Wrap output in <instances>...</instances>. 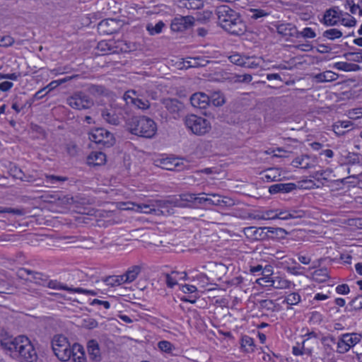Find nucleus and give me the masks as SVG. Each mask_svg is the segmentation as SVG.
Wrapping results in <instances>:
<instances>
[{"label":"nucleus","mask_w":362,"mask_h":362,"mask_svg":"<svg viewBox=\"0 0 362 362\" xmlns=\"http://www.w3.org/2000/svg\"><path fill=\"white\" fill-rule=\"evenodd\" d=\"M1 345L9 351L13 357H19L22 362H34L37 358L33 344L25 336H18L12 340L1 342Z\"/></svg>","instance_id":"nucleus-1"},{"label":"nucleus","mask_w":362,"mask_h":362,"mask_svg":"<svg viewBox=\"0 0 362 362\" xmlns=\"http://www.w3.org/2000/svg\"><path fill=\"white\" fill-rule=\"evenodd\" d=\"M126 126L129 132L136 136L151 139L157 132V124L146 116H134L126 120Z\"/></svg>","instance_id":"nucleus-2"},{"label":"nucleus","mask_w":362,"mask_h":362,"mask_svg":"<svg viewBox=\"0 0 362 362\" xmlns=\"http://www.w3.org/2000/svg\"><path fill=\"white\" fill-rule=\"evenodd\" d=\"M52 349L54 355L62 361H67L73 354V346H71L68 339L62 334H56L52 339Z\"/></svg>","instance_id":"nucleus-3"},{"label":"nucleus","mask_w":362,"mask_h":362,"mask_svg":"<svg viewBox=\"0 0 362 362\" xmlns=\"http://www.w3.org/2000/svg\"><path fill=\"white\" fill-rule=\"evenodd\" d=\"M184 121L186 127L197 135H204L211 129V124L206 119L195 115L186 116Z\"/></svg>","instance_id":"nucleus-4"},{"label":"nucleus","mask_w":362,"mask_h":362,"mask_svg":"<svg viewBox=\"0 0 362 362\" xmlns=\"http://www.w3.org/2000/svg\"><path fill=\"white\" fill-rule=\"evenodd\" d=\"M66 104L76 110H84L94 105L93 100L85 93L76 91L66 99Z\"/></svg>","instance_id":"nucleus-5"},{"label":"nucleus","mask_w":362,"mask_h":362,"mask_svg":"<svg viewBox=\"0 0 362 362\" xmlns=\"http://www.w3.org/2000/svg\"><path fill=\"white\" fill-rule=\"evenodd\" d=\"M323 23H356V21L348 13L343 12L339 7L327 9L323 16Z\"/></svg>","instance_id":"nucleus-6"},{"label":"nucleus","mask_w":362,"mask_h":362,"mask_svg":"<svg viewBox=\"0 0 362 362\" xmlns=\"http://www.w3.org/2000/svg\"><path fill=\"white\" fill-rule=\"evenodd\" d=\"M89 139L98 144L105 147L112 146L115 144V137L112 133L104 128H97L90 133Z\"/></svg>","instance_id":"nucleus-7"},{"label":"nucleus","mask_w":362,"mask_h":362,"mask_svg":"<svg viewBox=\"0 0 362 362\" xmlns=\"http://www.w3.org/2000/svg\"><path fill=\"white\" fill-rule=\"evenodd\" d=\"M218 23H236L239 15L227 5H222L216 9Z\"/></svg>","instance_id":"nucleus-8"},{"label":"nucleus","mask_w":362,"mask_h":362,"mask_svg":"<svg viewBox=\"0 0 362 362\" xmlns=\"http://www.w3.org/2000/svg\"><path fill=\"white\" fill-rule=\"evenodd\" d=\"M272 31H276L281 36L288 40L290 37L298 38V30L294 24H273V27L269 28Z\"/></svg>","instance_id":"nucleus-9"},{"label":"nucleus","mask_w":362,"mask_h":362,"mask_svg":"<svg viewBox=\"0 0 362 362\" xmlns=\"http://www.w3.org/2000/svg\"><path fill=\"white\" fill-rule=\"evenodd\" d=\"M156 165L167 170H181L183 162L178 158H165L156 161Z\"/></svg>","instance_id":"nucleus-10"},{"label":"nucleus","mask_w":362,"mask_h":362,"mask_svg":"<svg viewBox=\"0 0 362 362\" xmlns=\"http://www.w3.org/2000/svg\"><path fill=\"white\" fill-rule=\"evenodd\" d=\"M47 287L52 289L65 290L71 293H78L86 295L96 296L97 292L93 290H88L83 288H73L69 287L57 281H49L47 284Z\"/></svg>","instance_id":"nucleus-11"},{"label":"nucleus","mask_w":362,"mask_h":362,"mask_svg":"<svg viewBox=\"0 0 362 362\" xmlns=\"http://www.w3.org/2000/svg\"><path fill=\"white\" fill-rule=\"evenodd\" d=\"M103 119L110 124L117 126L120 123V110L115 107L105 108L102 110Z\"/></svg>","instance_id":"nucleus-12"},{"label":"nucleus","mask_w":362,"mask_h":362,"mask_svg":"<svg viewBox=\"0 0 362 362\" xmlns=\"http://www.w3.org/2000/svg\"><path fill=\"white\" fill-rule=\"evenodd\" d=\"M190 103L194 107L205 109L209 105L210 98L205 93H196L191 96Z\"/></svg>","instance_id":"nucleus-13"},{"label":"nucleus","mask_w":362,"mask_h":362,"mask_svg":"<svg viewBox=\"0 0 362 362\" xmlns=\"http://www.w3.org/2000/svg\"><path fill=\"white\" fill-rule=\"evenodd\" d=\"M265 230L264 227L250 226L244 228V233L247 238L253 240H264L267 238Z\"/></svg>","instance_id":"nucleus-14"},{"label":"nucleus","mask_w":362,"mask_h":362,"mask_svg":"<svg viewBox=\"0 0 362 362\" xmlns=\"http://www.w3.org/2000/svg\"><path fill=\"white\" fill-rule=\"evenodd\" d=\"M86 346L89 358L92 361H100L101 360V352L98 341L90 339L87 342Z\"/></svg>","instance_id":"nucleus-15"},{"label":"nucleus","mask_w":362,"mask_h":362,"mask_svg":"<svg viewBox=\"0 0 362 362\" xmlns=\"http://www.w3.org/2000/svg\"><path fill=\"white\" fill-rule=\"evenodd\" d=\"M213 198H209L208 203L211 205L230 207L235 205L234 201L228 197H221L217 194H211Z\"/></svg>","instance_id":"nucleus-16"},{"label":"nucleus","mask_w":362,"mask_h":362,"mask_svg":"<svg viewBox=\"0 0 362 362\" xmlns=\"http://www.w3.org/2000/svg\"><path fill=\"white\" fill-rule=\"evenodd\" d=\"M296 188L294 183H278L269 187V192L270 194H276L279 192L288 193Z\"/></svg>","instance_id":"nucleus-17"},{"label":"nucleus","mask_w":362,"mask_h":362,"mask_svg":"<svg viewBox=\"0 0 362 362\" xmlns=\"http://www.w3.org/2000/svg\"><path fill=\"white\" fill-rule=\"evenodd\" d=\"M164 107L170 114H177L182 108V104L175 98H165L162 102Z\"/></svg>","instance_id":"nucleus-18"},{"label":"nucleus","mask_w":362,"mask_h":362,"mask_svg":"<svg viewBox=\"0 0 362 362\" xmlns=\"http://www.w3.org/2000/svg\"><path fill=\"white\" fill-rule=\"evenodd\" d=\"M106 161V156L101 151H93L87 158L89 165L97 166L104 164Z\"/></svg>","instance_id":"nucleus-19"},{"label":"nucleus","mask_w":362,"mask_h":362,"mask_svg":"<svg viewBox=\"0 0 362 362\" xmlns=\"http://www.w3.org/2000/svg\"><path fill=\"white\" fill-rule=\"evenodd\" d=\"M260 174L262 175V180L266 182H274L280 180L281 171L279 168H268L262 172Z\"/></svg>","instance_id":"nucleus-20"},{"label":"nucleus","mask_w":362,"mask_h":362,"mask_svg":"<svg viewBox=\"0 0 362 362\" xmlns=\"http://www.w3.org/2000/svg\"><path fill=\"white\" fill-rule=\"evenodd\" d=\"M221 25L226 32L233 35H241L246 31L245 24H221Z\"/></svg>","instance_id":"nucleus-21"},{"label":"nucleus","mask_w":362,"mask_h":362,"mask_svg":"<svg viewBox=\"0 0 362 362\" xmlns=\"http://www.w3.org/2000/svg\"><path fill=\"white\" fill-rule=\"evenodd\" d=\"M73 354L71 362H86L85 351L83 346L78 343L73 344Z\"/></svg>","instance_id":"nucleus-22"},{"label":"nucleus","mask_w":362,"mask_h":362,"mask_svg":"<svg viewBox=\"0 0 362 362\" xmlns=\"http://www.w3.org/2000/svg\"><path fill=\"white\" fill-rule=\"evenodd\" d=\"M339 75L332 71H326L315 76L316 81L320 83L334 81H336Z\"/></svg>","instance_id":"nucleus-23"},{"label":"nucleus","mask_w":362,"mask_h":362,"mask_svg":"<svg viewBox=\"0 0 362 362\" xmlns=\"http://www.w3.org/2000/svg\"><path fill=\"white\" fill-rule=\"evenodd\" d=\"M332 173V170L329 168H327L326 170L315 171L313 173L312 175H310V177L318 182H321L322 185H324V182L322 181H329Z\"/></svg>","instance_id":"nucleus-24"},{"label":"nucleus","mask_w":362,"mask_h":362,"mask_svg":"<svg viewBox=\"0 0 362 362\" xmlns=\"http://www.w3.org/2000/svg\"><path fill=\"white\" fill-rule=\"evenodd\" d=\"M333 68L344 71H356L361 69V67L358 64L344 62L334 63Z\"/></svg>","instance_id":"nucleus-25"},{"label":"nucleus","mask_w":362,"mask_h":362,"mask_svg":"<svg viewBox=\"0 0 362 362\" xmlns=\"http://www.w3.org/2000/svg\"><path fill=\"white\" fill-rule=\"evenodd\" d=\"M209 63V61L202 57H197L191 58L190 61L183 62V66L186 69L190 67H200L205 66Z\"/></svg>","instance_id":"nucleus-26"},{"label":"nucleus","mask_w":362,"mask_h":362,"mask_svg":"<svg viewBox=\"0 0 362 362\" xmlns=\"http://www.w3.org/2000/svg\"><path fill=\"white\" fill-rule=\"evenodd\" d=\"M343 340L349 345V348L358 344L362 338L361 334L357 333L344 334L341 336Z\"/></svg>","instance_id":"nucleus-27"},{"label":"nucleus","mask_w":362,"mask_h":362,"mask_svg":"<svg viewBox=\"0 0 362 362\" xmlns=\"http://www.w3.org/2000/svg\"><path fill=\"white\" fill-rule=\"evenodd\" d=\"M179 274H183V276L180 277L182 279H185L187 278V274L183 272L180 274L178 272H173L171 274H165V282L168 287L173 288L177 284V277Z\"/></svg>","instance_id":"nucleus-28"},{"label":"nucleus","mask_w":362,"mask_h":362,"mask_svg":"<svg viewBox=\"0 0 362 362\" xmlns=\"http://www.w3.org/2000/svg\"><path fill=\"white\" fill-rule=\"evenodd\" d=\"M310 157L307 155H303L297 157L292 161V165L295 168H301L304 169L309 168L310 166Z\"/></svg>","instance_id":"nucleus-29"},{"label":"nucleus","mask_w":362,"mask_h":362,"mask_svg":"<svg viewBox=\"0 0 362 362\" xmlns=\"http://www.w3.org/2000/svg\"><path fill=\"white\" fill-rule=\"evenodd\" d=\"M141 271V267L139 265H134L130 267L124 274L126 277V281L129 283L134 281L137 276L140 274Z\"/></svg>","instance_id":"nucleus-30"},{"label":"nucleus","mask_w":362,"mask_h":362,"mask_svg":"<svg viewBox=\"0 0 362 362\" xmlns=\"http://www.w3.org/2000/svg\"><path fill=\"white\" fill-rule=\"evenodd\" d=\"M329 278L327 269L322 268L313 273V279L317 282H325Z\"/></svg>","instance_id":"nucleus-31"},{"label":"nucleus","mask_w":362,"mask_h":362,"mask_svg":"<svg viewBox=\"0 0 362 362\" xmlns=\"http://www.w3.org/2000/svg\"><path fill=\"white\" fill-rule=\"evenodd\" d=\"M290 285L291 281L280 276H276L274 278L273 281H272L271 284V286L276 289H285L288 288Z\"/></svg>","instance_id":"nucleus-32"},{"label":"nucleus","mask_w":362,"mask_h":362,"mask_svg":"<svg viewBox=\"0 0 362 362\" xmlns=\"http://www.w3.org/2000/svg\"><path fill=\"white\" fill-rule=\"evenodd\" d=\"M182 6L188 9H199L203 7V0H181Z\"/></svg>","instance_id":"nucleus-33"},{"label":"nucleus","mask_w":362,"mask_h":362,"mask_svg":"<svg viewBox=\"0 0 362 362\" xmlns=\"http://www.w3.org/2000/svg\"><path fill=\"white\" fill-rule=\"evenodd\" d=\"M133 206L132 207H128L129 209H132L138 212L145 213V214H150L153 211H155V209L152 208L151 205L145 204H132Z\"/></svg>","instance_id":"nucleus-34"},{"label":"nucleus","mask_w":362,"mask_h":362,"mask_svg":"<svg viewBox=\"0 0 362 362\" xmlns=\"http://www.w3.org/2000/svg\"><path fill=\"white\" fill-rule=\"evenodd\" d=\"M343 33L341 30L337 28H331L324 31L322 35L329 40H334L342 36Z\"/></svg>","instance_id":"nucleus-35"},{"label":"nucleus","mask_w":362,"mask_h":362,"mask_svg":"<svg viewBox=\"0 0 362 362\" xmlns=\"http://www.w3.org/2000/svg\"><path fill=\"white\" fill-rule=\"evenodd\" d=\"M248 59H249V57L244 58L239 54H234L228 57V59L230 60V62L231 63L238 65V66H247L246 60Z\"/></svg>","instance_id":"nucleus-36"},{"label":"nucleus","mask_w":362,"mask_h":362,"mask_svg":"<svg viewBox=\"0 0 362 362\" xmlns=\"http://www.w3.org/2000/svg\"><path fill=\"white\" fill-rule=\"evenodd\" d=\"M158 347L161 351L167 354H172L173 351L175 349V346L168 341L163 340L158 343Z\"/></svg>","instance_id":"nucleus-37"},{"label":"nucleus","mask_w":362,"mask_h":362,"mask_svg":"<svg viewBox=\"0 0 362 362\" xmlns=\"http://www.w3.org/2000/svg\"><path fill=\"white\" fill-rule=\"evenodd\" d=\"M264 229H269L265 230L264 232H266V234L267 235V238H274V235H279V232H281V235H285L288 233L286 230L281 228H273V227H264Z\"/></svg>","instance_id":"nucleus-38"},{"label":"nucleus","mask_w":362,"mask_h":362,"mask_svg":"<svg viewBox=\"0 0 362 362\" xmlns=\"http://www.w3.org/2000/svg\"><path fill=\"white\" fill-rule=\"evenodd\" d=\"M258 304L261 309H264L268 311H274L276 308L274 302L269 299L259 300Z\"/></svg>","instance_id":"nucleus-39"},{"label":"nucleus","mask_w":362,"mask_h":362,"mask_svg":"<svg viewBox=\"0 0 362 362\" xmlns=\"http://www.w3.org/2000/svg\"><path fill=\"white\" fill-rule=\"evenodd\" d=\"M308 339H304L302 342V347L293 346V354L296 356L303 355L304 354H310L311 350L305 347V344L308 343Z\"/></svg>","instance_id":"nucleus-40"},{"label":"nucleus","mask_w":362,"mask_h":362,"mask_svg":"<svg viewBox=\"0 0 362 362\" xmlns=\"http://www.w3.org/2000/svg\"><path fill=\"white\" fill-rule=\"evenodd\" d=\"M300 300V296L297 293H292L288 295L285 299V302L288 305H296Z\"/></svg>","instance_id":"nucleus-41"},{"label":"nucleus","mask_w":362,"mask_h":362,"mask_svg":"<svg viewBox=\"0 0 362 362\" xmlns=\"http://www.w3.org/2000/svg\"><path fill=\"white\" fill-rule=\"evenodd\" d=\"M211 103L215 106H221L225 103L223 95L220 93H214L211 95Z\"/></svg>","instance_id":"nucleus-42"},{"label":"nucleus","mask_w":362,"mask_h":362,"mask_svg":"<svg viewBox=\"0 0 362 362\" xmlns=\"http://www.w3.org/2000/svg\"><path fill=\"white\" fill-rule=\"evenodd\" d=\"M98 30L103 35H111L117 32L116 29L109 28V24H98Z\"/></svg>","instance_id":"nucleus-43"},{"label":"nucleus","mask_w":362,"mask_h":362,"mask_svg":"<svg viewBox=\"0 0 362 362\" xmlns=\"http://www.w3.org/2000/svg\"><path fill=\"white\" fill-rule=\"evenodd\" d=\"M165 24H147L146 29L151 35L160 33Z\"/></svg>","instance_id":"nucleus-44"},{"label":"nucleus","mask_w":362,"mask_h":362,"mask_svg":"<svg viewBox=\"0 0 362 362\" xmlns=\"http://www.w3.org/2000/svg\"><path fill=\"white\" fill-rule=\"evenodd\" d=\"M132 104L136 106L138 108L141 110H146L150 106V103L147 100H141V99H132Z\"/></svg>","instance_id":"nucleus-45"},{"label":"nucleus","mask_w":362,"mask_h":362,"mask_svg":"<svg viewBox=\"0 0 362 362\" xmlns=\"http://www.w3.org/2000/svg\"><path fill=\"white\" fill-rule=\"evenodd\" d=\"M316 36L315 31L310 28H305L303 31H298V38L302 37L303 38H313Z\"/></svg>","instance_id":"nucleus-46"},{"label":"nucleus","mask_w":362,"mask_h":362,"mask_svg":"<svg viewBox=\"0 0 362 362\" xmlns=\"http://www.w3.org/2000/svg\"><path fill=\"white\" fill-rule=\"evenodd\" d=\"M88 91L92 95H100L104 93L105 88L103 86L91 85L88 88Z\"/></svg>","instance_id":"nucleus-47"},{"label":"nucleus","mask_w":362,"mask_h":362,"mask_svg":"<svg viewBox=\"0 0 362 362\" xmlns=\"http://www.w3.org/2000/svg\"><path fill=\"white\" fill-rule=\"evenodd\" d=\"M0 213H9L13 214L17 216H22L24 214L23 209H13L10 207H2L0 206Z\"/></svg>","instance_id":"nucleus-48"},{"label":"nucleus","mask_w":362,"mask_h":362,"mask_svg":"<svg viewBox=\"0 0 362 362\" xmlns=\"http://www.w3.org/2000/svg\"><path fill=\"white\" fill-rule=\"evenodd\" d=\"M98 325V322L93 318L88 317L83 320V327L86 329H92L97 327Z\"/></svg>","instance_id":"nucleus-49"},{"label":"nucleus","mask_w":362,"mask_h":362,"mask_svg":"<svg viewBox=\"0 0 362 362\" xmlns=\"http://www.w3.org/2000/svg\"><path fill=\"white\" fill-rule=\"evenodd\" d=\"M12 287L8 282L3 279H0V293H10Z\"/></svg>","instance_id":"nucleus-50"},{"label":"nucleus","mask_w":362,"mask_h":362,"mask_svg":"<svg viewBox=\"0 0 362 362\" xmlns=\"http://www.w3.org/2000/svg\"><path fill=\"white\" fill-rule=\"evenodd\" d=\"M45 179L47 183L49 184H54L57 182H64L67 180L66 177H62V176H56V175H45Z\"/></svg>","instance_id":"nucleus-51"},{"label":"nucleus","mask_w":362,"mask_h":362,"mask_svg":"<svg viewBox=\"0 0 362 362\" xmlns=\"http://www.w3.org/2000/svg\"><path fill=\"white\" fill-rule=\"evenodd\" d=\"M288 211V219L300 218L305 216V212L303 210L292 209Z\"/></svg>","instance_id":"nucleus-52"},{"label":"nucleus","mask_w":362,"mask_h":362,"mask_svg":"<svg viewBox=\"0 0 362 362\" xmlns=\"http://www.w3.org/2000/svg\"><path fill=\"white\" fill-rule=\"evenodd\" d=\"M252 79V75L245 74L243 75L237 74L235 76V82L238 83H250Z\"/></svg>","instance_id":"nucleus-53"},{"label":"nucleus","mask_w":362,"mask_h":362,"mask_svg":"<svg viewBox=\"0 0 362 362\" xmlns=\"http://www.w3.org/2000/svg\"><path fill=\"white\" fill-rule=\"evenodd\" d=\"M350 349L349 345L343 340V338L341 339L337 342V352L340 354H344L347 352Z\"/></svg>","instance_id":"nucleus-54"},{"label":"nucleus","mask_w":362,"mask_h":362,"mask_svg":"<svg viewBox=\"0 0 362 362\" xmlns=\"http://www.w3.org/2000/svg\"><path fill=\"white\" fill-rule=\"evenodd\" d=\"M170 206L174 207H180V208H185L187 206V204L185 202H182L181 197L180 198H172L169 199Z\"/></svg>","instance_id":"nucleus-55"},{"label":"nucleus","mask_w":362,"mask_h":362,"mask_svg":"<svg viewBox=\"0 0 362 362\" xmlns=\"http://www.w3.org/2000/svg\"><path fill=\"white\" fill-rule=\"evenodd\" d=\"M347 5L349 6V11L354 14V15H358L361 16V9H360V4L359 2H358L357 4H354L352 1L347 2Z\"/></svg>","instance_id":"nucleus-56"},{"label":"nucleus","mask_w":362,"mask_h":362,"mask_svg":"<svg viewBox=\"0 0 362 362\" xmlns=\"http://www.w3.org/2000/svg\"><path fill=\"white\" fill-rule=\"evenodd\" d=\"M14 42L13 39L10 36H0V47H8Z\"/></svg>","instance_id":"nucleus-57"},{"label":"nucleus","mask_w":362,"mask_h":362,"mask_svg":"<svg viewBox=\"0 0 362 362\" xmlns=\"http://www.w3.org/2000/svg\"><path fill=\"white\" fill-rule=\"evenodd\" d=\"M193 24H170V29L173 32H182Z\"/></svg>","instance_id":"nucleus-58"},{"label":"nucleus","mask_w":362,"mask_h":362,"mask_svg":"<svg viewBox=\"0 0 362 362\" xmlns=\"http://www.w3.org/2000/svg\"><path fill=\"white\" fill-rule=\"evenodd\" d=\"M273 279L269 276H263L257 279L256 282L262 286H271Z\"/></svg>","instance_id":"nucleus-59"},{"label":"nucleus","mask_w":362,"mask_h":362,"mask_svg":"<svg viewBox=\"0 0 362 362\" xmlns=\"http://www.w3.org/2000/svg\"><path fill=\"white\" fill-rule=\"evenodd\" d=\"M264 220H274L277 218V209L268 210L263 213Z\"/></svg>","instance_id":"nucleus-60"},{"label":"nucleus","mask_w":362,"mask_h":362,"mask_svg":"<svg viewBox=\"0 0 362 362\" xmlns=\"http://www.w3.org/2000/svg\"><path fill=\"white\" fill-rule=\"evenodd\" d=\"M252 16L251 17L254 19H257L260 17H263L267 15V13L261 9H251Z\"/></svg>","instance_id":"nucleus-61"},{"label":"nucleus","mask_w":362,"mask_h":362,"mask_svg":"<svg viewBox=\"0 0 362 362\" xmlns=\"http://www.w3.org/2000/svg\"><path fill=\"white\" fill-rule=\"evenodd\" d=\"M316 49H317V52H318L319 53L326 54V53L330 52L332 50V48L329 45H324V44H320L317 45Z\"/></svg>","instance_id":"nucleus-62"},{"label":"nucleus","mask_w":362,"mask_h":362,"mask_svg":"<svg viewBox=\"0 0 362 362\" xmlns=\"http://www.w3.org/2000/svg\"><path fill=\"white\" fill-rule=\"evenodd\" d=\"M347 160L348 163L351 164H356L360 163L359 156L357 153H349Z\"/></svg>","instance_id":"nucleus-63"},{"label":"nucleus","mask_w":362,"mask_h":362,"mask_svg":"<svg viewBox=\"0 0 362 362\" xmlns=\"http://www.w3.org/2000/svg\"><path fill=\"white\" fill-rule=\"evenodd\" d=\"M352 304L354 305L356 309L362 308V295L356 297L352 300Z\"/></svg>","instance_id":"nucleus-64"}]
</instances>
